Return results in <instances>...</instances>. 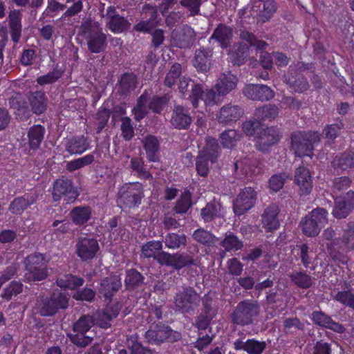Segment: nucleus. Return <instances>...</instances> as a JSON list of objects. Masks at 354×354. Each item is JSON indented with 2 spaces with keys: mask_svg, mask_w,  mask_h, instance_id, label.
Returning a JSON list of instances; mask_svg holds the SVG:
<instances>
[{
  "mask_svg": "<svg viewBox=\"0 0 354 354\" xmlns=\"http://www.w3.org/2000/svg\"><path fill=\"white\" fill-rule=\"evenodd\" d=\"M127 346L130 350L131 354H152L150 349L144 347L133 336L127 338Z\"/></svg>",
  "mask_w": 354,
  "mask_h": 354,
  "instance_id": "obj_64",
  "label": "nucleus"
},
{
  "mask_svg": "<svg viewBox=\"0 0 354 354\" xmlns=\"http://www.w3.org/2000/svg\"><path fill=\"white\" fill-rule=\"evenodd\" d=\"M221 152V149L217 140L213 138H208L205 147L199 153L209 159L212 163H214L217 160Z\"/></svg>",
  "mask_w": 354,
  "mask_h": 354,
  "instance_id": "obj_40",
  "label": "nucleus"
},
{
  "mask_svg": "<svg viewBox=\"0 0 354 354\" xmlns=\"http://www.w3.org/2000/svg\"><path fill=\"white\" fill-rule=\"evenodd\" d=\"M46 130L40 124H35L29 128L28 131V145L30 149H37L42 142Z\"/></svg>",
  "mask_w": 354,
  "mask_h": 354,
  "instance_id": "obj_38",
  "label": "nucleus"
},
{
  "mask_svg": "<svg viewBox=\"0 0 354 354\" xmlns=\"http://www.w3.org/2000/svg\"><path fill=\"white\" fill-rule=\"evenodd\" d=\"M159 66L158 73H165L163 80V84L165 86L171 88L176 84L177 79L183 76V67L182 65L171 59L169 55L165 56L162 55L160 59H158Z\"/></svg>",
  "mask_w": 354,
  "mask_h": 354,
  "instance_id": "obj_8",
  "label": "nucleus"
},
{
  "mask_svg": "<svg viewBox=\"0 0 354 354\" xmlns=\"http://www.w3.org/2000/svg\"><path fill=\"white\" fill-rule=\"evenodd\" d=\"M344 124L342 120H337L335 123L327 124L323 129L322 133L329 145L335 142V139L339 136Z\"/></svg>",
  "mask_w": 354,
  "mask_h": 354,
  "instance_id": "obj_42",
  "label": "nucleus"
},
{
  "mask_svg": "<svg viewBox=\"0 0 354 354\" xmlns=\"http://www.w3.org/2000/svg\"><path fill=\"white\" fill-rule=\"evenodd\" d=\"M192 236L196 241L206 246H212L218 241L213 234L203 228L196 230Z\"/></svg>",
  "mask_w": 354,
  "mask_h": 354,
  "instance_id": "obj_50",
  "label": "nucleus"
},
{
  "mask_svg": "<svg viewBox=\"0 0 354 354\" xmlns=\"http://www.w3.org/2000/svg\"><path fill=\"white\" fill-rule=\"evenodd\" d=\"M335 169L346 170L354 168V153L346 152L336 156L332 161Z\"/></svg>",
  "mask_w": 354,
  "mask_h": 354,
  "instance_id": "obj_49",
  "label": "nucleus"
},
{
  "mask_svg": "<svg viewBox=\"0 0 354 354\" xmlns=\"http://www.w3.org/2000/svg\"><path fill=\"white\" fill-rule=\"evenodd\" d=\"M95 160L93 154H87L83 157L70 161L66 165V169L70 171L81 169L93 162Z\"/></svg>",
  "mask_w": 354,
  "mask_h": 354,
  "instance_id": "obj_59",
  "label": "nucleus"
},
{
  "mask_svg": "<svg viewBox=\"0 0 354 354\" xmlns=\"http://www.w3.org/2000/svg\"><path fill=\"white\" fill-rule=\"evenodd\" d=\"M240 134L235 129H227L220 134L221 142L224 148L232 149L240 139Z\"/></svg>",
  "mask_w": 354,
  "mask_h": 354,
  "instance_id": "obj_55",
  "label": "nucleus"
},
{
  "mask_svg": "<svg viewBox=\"0 0 354 354\" xmlns=\"http://www.w3.org/2000/svg\"><path fill=\"white\" fill-rule=\"evenodd\" d=\"M301 225L304 234L310 237L317 236L321 230V227L307 216L301 221Z\"/></svg>",
  "mask_w": 354,
  "mask_h": 354,
  "instance_id": "obj_62",
  "label": "nucleus"
},
{
  "mask_svg": "<svg viewBox=\"0 0 354 354\" xmlns=\"http://www.w3.org/2000/svg\"><path fill=\"white\" fill-rule=\"evenodd\" d=\"M155 95L152 89L145 91L138 98L137 105L133 112L136 120L142 119L147 113L148 109L155 111Z\"/></svg>",
  "mask_w": 354,
  "mask_h": 354,
  "instance_id": "obj_18",
  "label": "nucleus"
},
{
  "mask_svg": "<svg viewBox=\"0 0 354 354\" xmlns=\"http://www.w3.org/2000/svg\"><path fill=\"white\" fill-rule=\"evenodd\" d=\"M91 209L88 206H78L71 212V218L76 225H84L91 218Z\"/></svg>",
  "mask_w": 354,
  "mask_h": 354,
  "instance_id": "obj_47",
  "label": "nucleus"
},
{
  "mask_svg": "<svg viewBox=\"0 0 354 354\" xmlns=\"http://www.w3.org/2000/svg\"><path fill=\"white\" fill-rule=\"evenodd\" d=\"M143 19L149 17L147 20H143L136 24L134 29L138 32L150 33L152 36L151 42L155 44V8L149 4L142 7Z\"/></svg>",
  "mask_w": 354,
  "mask_h": 354,
  "instance_id": "obj_21",
  "label": "nucleus"
},
{
  "mask_svg": "<svg viewBox=\"0 0 354 354\" xmlns=\"http://www.w3.org/2000/svg\"><path fill=\"white\" fill-rule=\"evenodd\" d=\"M48 259L46 255L35 252L28 255L24 261L26 267L25 279L26 281H41L47 277V265Z\"/></svg>",
  "mask_w": 354,
  "mask_h": 354,
  "instance_id": "obj_4",
  "label": "nucleus"
},
{
  "mask_svg": "<svg viewBox=\"0 0 354 354\" xmlns=\"http://www.w3.org/2000/svg\"><path fill=\"white\" fill-rule=\"evenodd\" d=\"M93 317L82 316L73 325V332L91 333L90 329L94 324Z\"/></svg>",
  "mask_w": 354,
  "mask_h": 354,
  "instance_id": "obj_58",
  "label": "nucleus"
},
{
  "mask_svg": "<svg viewBox=\"0 0 354 354\" xmlns=\"http://www.w3.org/2000/svg\"><path fill=\"white\" fill-rule=\"evenodd\" d=\"M66 150L71 154H81L89 148V142L84 136L68 139L66 142Z\"/></svg>",
  "mask_w": 354,
  "mask_h": 354,
  "instance_id": "obj_36",
  "label": "nucleus"
},
{
  "mask_svg": "<svg viewBox=\"0 0 354 354\" xmlns=\"http://www.w3.org/2000/svg\"><path fill=\"white\" fill-rule=\"evenodd\" d=\"M121 279L119 275H111L102 279L99 292L106 299H110L111 297L121 288Z\"/></svg>",
  "mask_w": 354,
  "mask_h": 354,
  "instance_id": "obj_31",
  "label": "nucleus"
},
{
  "mask_svg": "<svg viewBox=\"0 0 354 354\" xmlns=\"http://www.w3.org/2000/svg\"><path fill=\"white\" fill-rule=\"evenodd\" d=\"M192 122V118L187 109L183 106H176L173 110L171 123L179 130L188 129Z\"/></svg>",
  "mask_w": 354,
  "mask_h": 354,
  "instance_id": "obj_26",
  "label": "nucleus"
},
{
  "mask_svg": "<svg viewBox=\"0 0 354 354\" xmlns=\"http://www.w3.org/2000/svg\"><path fill=\"white\" fill-rule=\"evenodd\" d=\"M244 95L252 100L268 101L274 96L270 87L264 84H250L243 89Z\"/></svg>",
  "mask_w": 354,
  "mask_h": 354,
  "instance_id": "obj_17",
  "label": "nucleus"
},
{
  "mask_svg": "<svg viewBox=\"0 0 354 354\" xmlns=\"http://www.w3.org/2000/svg\"><path fill=\"white\" fill-rule=\"evenodd\" d=\"M254 8H257L258 11L257 21L261 24L268 21L277 10L274 0H256Z\"/></svg>",
  "mask_w": 354,
  "mask_h": 354,
  "instance_id": "obj_23",
  "label": "nucleus"
},
{
  "mask_svg": "<svg viewBox=\"0 0 354 354\" xmlns=\"http://www.w3.org/2000/svg\"><path fill=\"white\" fill-rule=\"evenodd\" d=\"M28 100L32 112L37 115L44 113L47 108V98L41 91L30 93Z\"/></svg>",
  "mask_w": 354,
  "mask_h": 354,
  "instance_id": "obj_37",
  "label": "nucleus"
},
{
  "mask_svg": "<svg viewBox=\"0 0 354 354\" xmlns=\"http://www.w3.org/2000/svg\"><path fill=\"white\" fill-rule=\"evenodd\" d=\"M343 234L341 238L335 239L346 245L347 250H354V221H348L342 225Z\"/></svg>",
  "mask_w": 354,
  "mask_h": 354,
  "instance_id": "obj_46",
  "label": "nucleus"
},
{
  "mask_svg": "<svg viewBox=\"0 0 354 354\" xmlns=\"http://www.w3.org/2000/svg\"><path fill=\"white\" fill-rule=\"evenodd\" d=\"M78 194L68 179H57L53 186V198L55 201H59L62 197L64 198L66 203L74 201Z\"/></svg>",
  "mask_w": 354,
  "mask_h": 354,
  "instance_id": "obj_12",
  "label": "nucleus"
},
{
  "mask_svg": "<svg viewBox=\"0 0 354 354\" xmlns=\"http://www.w3.org/2000/svg\"><path fill=\"white\" fill-rule=\"evenodd\" d=\"M339 241L334 239L326 243V248L329 257L333 261L346 265L349 261L348 252L353 250H347L346 245L342 244Z\"/></svg>",
  "mask_w": 354,
  "mask_h": 354,
  "instance_id": "obj_25",
  "label": "nucleus"
},
{
  "mask_svg": "<svg viewBox=\"0 0 354 354\" xmlns=\"http://www.w3.org/2000/svg\"><path fill=\"white\" fill-rule=\"evenodd\" d=\"M260 305L257 300L245 299L238 304L232 313V323L245 326L252 323L253 318L258 316Z\"/></svg>",
  "mask_w": 354,
  "mask_h": 354,
  "instance_id": "obj_5",
  "label": "nucleus"
},
{
  "mask_svg": "<svg viewBox=\"0 0 354 354\" xmlns=\"http://www.w3.org/2000/svg\"><path fill=\"white\" fill-rule=\"evenodd\" d=\"M223 207L220 202L214 200L201 210V216L204 222L208 223L222 216Z\"/></svg>",
  "mask_w": 354,
  "mask_h": 354,
  "instance_id": "obj_35",
  "label": "nucleus"
},
{
  "mask_svg": "<svg viewBox=\"0 0 354 354\" xmlns=\"http://www.w3.org/2000/svg\"><path fill=\"white\" fill-rule=\"evenodd\" d=\"M232 28L223 24H219L214 29L209 39L218 42L222 48H227L232 43Z\"/></svg>",
  "mask_w": 354,
  "mask_h": 354,
  "instance_id": "obj_29",
  "label": "nucleus"
},
{
  "mask_svg": "<svg viewBox=\"0 0 354 354\" xmlns=\"http://www.w3.org/2000/svg\"><path fill=\"white\" fill-rule=\"evenodd\" d=\"M181 338V334L172 330L169 326L156 324V342H177Z\"/></svg>",
  "mask_w": 354,
  "mask_h": 354,
  "instance_id": "obj_39",
  "label": "nucleus"
},
{
  "mask_svg": "<svg viewBox=\"0 0 354 354\" xmlns=\"http://www.w3.org/2000/svg\"><path fill=\"white\" fill-rule=\"evenodd\" d=\"M221 245L227 251H237L243 248V243L234 233L229 232L221 242Z\"/></svg>",
  "mask_w": 354,
  "mask_h": 354,
  "instance_id": "obj_54",
  "label": "nucleus"
},
{
  "mask_svg": "<svg viewBox=\"0 0 354 354\" xmlns=\"http://www.w3.org/2000/svg\"><path fill=\"white\" fill-rule=\"evenodd\" d=\"M279 209L278 206L272 203L264 211L262 215V223L267 231L272 232L277 230L279 226L278 214Z\"/></svg>",
  "mask_w": 354,
  "mask_h": 354,
  "instance_id": "obj_32",
  "label": "nucleus"
},
{
  "mask_svg": "<svg viewBox=\"0 0 354 354\" xmlns=\"http://www.w3.org/2000/svg\"><path fill=\"white\" fill-rule=\"evenodd\" d=\"M69 297L64 292H54L50 297H39L33 310L41 316H53L59 309H66L68 306Z\"/></svg>",
  "mask_w": 354,
  "mask_h": 354,
  "instance_id": "obj_3",
  "label": "nucleus"
},
{
  "mask_svg": "<svg viewBox=\"0 0 354 354\" xmlns=\"http://www.w3.org/2000/svg\"><path fill=\"white\" fill-rule=\"evenodd\" d=\"M178 89L183 97L190 100L194 108L198 107V101L204 93L201 84L196 82L187 75H183L178 81Z\"/></svg>",
  "mask_w": 354,
  "mask_h": 354,
  "instance_id": "obj_9",
  "label": "nucleus"
},
{
  "mask_svg": "<svg viewBox=\"0 0 354 354\" xmlns=\"http://www.w3.org/2000/svg\"><path fill=\"white\" fill-rule=\"evenodd\" d=\"M143 197L142 187L138 183H125L118 192V203L122 209L132 208L140 204Z\"/></svg>",
  "mask_w": 354,
  "mask_h": 354,
  "instance_id": "obj_6",
  "label": "nucleus"
},
{
  "mask_svg": "<svg viewBox=\"0 0 354 354\" xmlns=\"http://www.w3.org/2000/svg\"><path fill=\"white\" fill-rule=\"evenodd\" d=\"M119 314L117 307H106L102 310H98L93 315V319L97 325L101 328H108L111 326V321Z\"/></svg>",
  "mask_w": 354,
  "mask_h": 354,
  "instance_id": "obj_33",
  "label": "nucleus"
},
{
  "mask_svg": "<svg viewBox=\"0 0 354 354\" xmlns=\"http://www.w3.org/2000/svg\"><path fill=\"white\" fill-rule=\"evenodd\" d=\"M310 317L315 325L322 328L329 329L339 334L344 333L346 330L344 325L334 321L330 316L322 310L313 311Z\"/></svg>",
  "mask_w": 354,
  "mask_h": 354,
  "instance_id": "obj_16",
  "label": "nucleus"
},
{
  "mask_svg": "<svg viewBox=\"0 0 354 354\" xmlns=\"http://www.w3.org/2000/svg\"><path fill=\"white\" fill-rule=\"evenodd\" d=\"M322 134L317 131H296L291 133L290 147L298 157L311 156L315 145L320 142Z\"/></svg>",
  "mask_w": 354,
  "mask_h": 354,
  "instance_id": "obj_1",
  "label": "nucleus"
},
{
  "mask_svg": "<svg viewBox=\"0 0 354 354\" xmlns=\"http://www.w3.org/2000/svg\"><path fill=\"white\" fill-rule=\"evenodd\" d=\"M243 109L239 105L231 103L223 106L217 115V119L223 125H231L243 115Z\"/></svg>",
  "mask_w": 354,
  "mask_h": 354,
  "instance_id": "obj_19",
  "label": "nucleus"
},
{
  "mask_svg": "<svg viewBox=\"0 0 354 354\" xmlns=\"http://www.w3.org/2000/svg\"><path fill=\"white\" fill-rule=\"evenodd\" d=\"M8 24L12 40L17 43L21 34V13L19 10H12L8 15Z\"/></svg>",
  "mask_w": 354,
  "mask_h": 354,
  "instance_id": "obj_34",
  "label": "nucleus"
},
{
  "mask_svg": "<svg viewBox=\"0 0 354 354\" xmlns=\"http://www.w3.org/2000/svg\"><path fill=\"white\" fill-rule=\"evenodd\" d=\"M239 37L241 39L246 41L250 46H254L257 50H263L268 46L267 42L258 39L254 33L246 30H241Z\"/></svg>",
  "mask_w": 354,
  "mask_h": 354,
  "instance_id": "obj_52",
  "label": "nucleus"
},
{
  "mask_svg": "<svg viewBox=\"0 0 354 354\" xmlns=\"http://www.w3.org/2000/svg\"><path fill=\"white\" fill-rule=\"evenodd\" d=\"M195 32L190 26H185L180 31L174 33V44L180 48H190L195 41Z\"/></svg>",
  "mask_w": 354,
  "mask_h": 354,
  "instance_id": "obj_30",
  "label": "nucleus"
},
{
  "mask_svg": "<svg viewBox=\"0 0 354 354\" xmlns=\"http://www.w3.org/2000/svg\"><path fill=\"white\" fill-rule=\"evenodd\" d=\"M76 254L82 260L87 261L95 257L99 250L96 239L89 237H80L75 245Z\"/></svg>",
  "mask_w": 354,
  "mask_h": 354,
  "instance_id": "obj_14",
  "label": "nucleus"
},
{
  "mask_svg": "<svg viewBox=\"0 0 354 354\" xmlns=\"http://www.w3.org/2000/svg\"><path fill=\"white\" fill-rule=\"evenodd\" d=\"M80 30L91 53H101L105 50L107 37L98 22L86 20L82 24Z\"/></svg>",
  "mask_w": 354,
  "mask_h": 354,
  "instance_id": "obj_2",
  "label": "nucleus"
},
{
  "mask_svg": "<svg viewBox=\"0 0 354 354\" xmlns=\"http://www.w3.org/2000/svg\"><path fill=\"white\" fill-rule=\"evenodd\" d=\"M279 114V108L274 104H265L255 110L254 115L257 120H274Z\"/></svg>",
  "mask_w": 354,
  "mask_h": 354,
  "instance_id": "obj_44",
  "label": "nucleus"
},
{
  "mask_svg": "<svg viewBox=\"0 0 354 354\" xmlns=\"http://www.w3.org/2000/svg\"><path fill=\"white\" fill-rule=\"evenodd\" d=\"M103 17L106 19V27L114 33L122 32L130 27L131 24L124 17L120 16L114 7L109 6Z\"/></svg>",
  "mask_w": 354,
  "mask_h": 354,
  "instance_id": "obj_15",
  "label": "nucleus"
},
{
  "mask_svg": "<svg viewBox=\"0 0 354 354\" xmlns=\"http://www.w3.org/2000/svg\"><path fill=\"white\" fill-rule=\"evenodd\" d=\"M212 50L201 48L195 51L192 60L193 66L198 72L207 73L212 66Z\"/></svg>",
  "mask_w": 354,
  "mask_h": 354,
  "instance_id": "obj_27",
  "label": "nucleus"
},
{
  "mask_svg": "<svg viewBox=\"0 0 354 354\" xmlns=\"http://www.w3.org/2000/svg\"><path fill=\"white\" fill-rule=\"evenodd\" d=\"M22 290L23 284L19 281H13L3 290L1 297L9 301L13 296L21 293Z\"/></svg>",
  "mask_w": 354,
  "mask_h": 354,
  "instance_id": "obj_61",
  "label": "nucleus"
},
{
  "mask_svg": "<svg viewBox=\"0 0 354 354\" xmlns=\"http://www.w3.org/2000/svg\"><path fill=\"white\" fill-rule=\"evenodd\" d=\"M57 285L62 288L75 290L84 283V279L71 274H64L57 278Z\"/></svg>",
  "mask_w": 354,
  "mask_h": 354,
  "instance_id": "obj_48",
  "label": "nucleus"
},
{
  "mask_svg": "<svg viewBox=\"0 0 354 354\" xmlns=\"http://www.w3.org/2000/svg\"><path fill=\"white\" fill-rule=\"evenodd\" d=\"M249 56V46L244 43H239L236 49L230 53L231 62L234 65L241 66L243 64Z\"/></svg>",
  "mask_w": 354,
  "mask_h": 354,
  "instance_id": "obj_43",
  "label": "nucleus"
},
{
  "mask_svg": "<svg viewBox=\"0 0 354 354\" xmlns=\"http://www.w3.org/2000/svg\"><path fill=\"white\" fill-rule=\"evenodd\" d=\"M196 261L192 258V257L187 254L177 253L174 254L173 267L176 270H180L189 265L196 266Z\"/></svg>",
  "mask_w": 354,
  "mask_h": 354,
  "instance_id": "obj_60",
  "label": "nucleus"
},
{
  "mask_svg": "<svg viewBox=\"0 0 354 354\" xmlns=\"http://www.w3.org/2000/svg\"><path fill=\"white\" fill-rule=\"evenodd\" d=\"M280 138L279 130L274 127H271L263 131L259 137V142L261 144L268 147L277 143Z\"/></svg>",
  "mask_w": 354,
  "mask_h": 354,
  "instance_id": "obj_51",
  "label": "nucleus"
},
{
  "mask_svg": "<svg viewBox=\"0 0 354 354\" xmlns=\"http://www.w3.org/2000/svg\"><path fill=\"white\" fill-rule=\"evenodd\" d=\"M192 205V194L189 190L185 189L176 201L174 211L176 214H184L187 212Z\"/></svg>",
  "mask_w": 354,
  "mask_h": 354,
  "instance_id": "obj_45",
  "label": "nucleus"
},
{
  "mask_svg": "<svg viewBox=\"0 0 354 354\" xmlns=\"http://www.w3.org/2000/svg\"><path fill=\"white\" fill-rule=\"evenodd\" d=\"M164 241L167 248L177 249L187 245V236L184 234L169 233Z\"/></svg>",
  "mask_w": 354,
  "mask_h": 354,
  "instance_id": "obj_56",
  "label": "nucleus"
},
{
  "mask_svg": "<svg viewBox=\"0 0 354 354\" xmlns=\"http://www.w3.org/2000/svg\"><path fill=\"white\" fill-rule=\"evenodd\" d=\"M257 193L251 187L242 189L233 201V211L236 216H241L252 209L257 201Z\"/></svg>",
  "mask_w": 354,
  "mask_h": 354,
  "instance_id": "obj_11",
  "label": "nucleus"
},
{
  "mask_svg": "<svg viewBox=\"0 0 354 354\" xmlns=\"http://www.w3.org/2000/svg\"><path fill=\"white\" fill-rule=\"evenodd\" d=\"M118 84V91L124 95L128 94L136 88V77L133 73H124Z\"/></svg>",
  "mask_w": 354,
  "mask_h": 354,
  "instance_id": "obj_53",
  "label": "nucleus"
},
{
  "mask_svg": "<svg viewBox=\"0 0 354 354\" xmlns=\"http://www.w3.org/2000/svg\"><path fill=\"white\" fill-rule=\"evenodd\" d=\"M283 332L287 335L296 334L298 330L303 331L304 324L298 318H287L283 321Z\"/></svg>",
  "mask_w": 354,
  "mask_h": 354,
  "instance_id": "obj_57",
  "label": "nucleus"
},
{
  "mask_svg": "<svg viewBox=\"0 0 354 354\" xmlns=\"http://www.w3.org/2000/svg\"><path fill=\"white\" fill-rule=\"evenodd\" d=\"M334 299L354 310V293L351 290L338 291Z\"/></svg>",
  "mask_w": 354,
  "mask_h": 354,
  "instance_id": "obj_63",
  "label": "nucleus"
},
{
  "mask_svg": "<svg viewBox=\"0 0 354 354\" xmlns=\"http://www.w3.org/2000/svg\"><path fill=\"white\" fill-rule=\"evenodd\" d=\"M199 301L200 297L192 287H184L183 291L176 295L175 307L183 313H191Z\"/></svg>",
  "mask_w": 354,
  "mask_h": 354,
  "instance_id": "obj_10",
  "label": "nucleus"
},
{
  "mask_svg": "<svg viewBox=\"0 0 354 354\" xmlns=\"http://www.w3.org/2000/svg\"><path fill=\"white\" fill-rule=\"evenodd\" d=\"M354 209V192L349 191L345 195L335 199L333 215L338 219L346 218Z\"/></svg>",
  "mask_w": 354,
  "mask_h": 354,
  "instance_id": "obj_13",
  "label": "nucleus"
},
{
  "mask_svg": "<svg viewBox=\"0 0 354 354\" xmlns=\"http://www.w3.org/2000/svg\"><path fill=\"white\" fill-rule=\"evenodd\" d=\"M238 78L230 71L222 73L218 78L215 84L216 89L218 91V94L225 96L236 87Z\"/></svg>",
  "mask_w": 354,
  "mask_h": 354,
  "instance_id": "obj_28",
  "label": "nucleus"
},
{
  "mask_svg": "<svg viewBox=\"0 0 354 354\" xmlns=\"http://www.w3.org/2000/svg\"><path fill=\"white\" fill-rule=\"evenodd\" d=\"M288 277L294 285L303 289L310 288L314 283V278L308 274L306 271L294 270L288 274Z\"/></svg>",
  "mask_w": 354,
  "mask_h": 354,
  "instance_id": "obj_41",
  "label": "nucleus"
},
{
  "mask_svg": "<svg viewBox=\"0 0 354 354\" xmlns=\"http://www.w3.org/2000/svg\"><path fill=\"white\" fill-rule=\"evenodd\" d=\"M294 180L299 187L300 196L309 195L313 189V179L309 169L300 166L295 171Z\"/></svg>",
  "mask_w": 354,
  "mask_h": 354,
  "instance_id": "obj_20",
  "label": "nucleus"
},
{
  "mask_svg": "<svg viewBox=\"0 0 354 354\" xmlns=\"http://www.w3.org/2000/svg\"><path fill=\"white\" fill-rule=\"evenodd\" d=\"M236 351H244L248 354H262L266 350L267 344L265 341L256 339H237L233 344Z\"/></svg>",
  "mask_w": 354,
  "mask_h": 354,
  "instance_id": "obj_24",
  "label": "nucleus"
},
{
  "mask_svg": "<svg viewBox=\"0 0 354 354\" xmlns=\"http://www.w3.org/2000/svg\"><path fill=\"white\" fill-rule=\"evenodd\" d=\"M38 199L36 192L26 193L21 196L15 198L10 204L8 209L14 214L21 215L25 209L35 204Z\"/></svg>",
  "mask_w": 354,
  "mask_h": 354,
  "instance_id": "obj_22",
  "label": "nucleus"
},
{
  "mask_svg": "<svg viewBox=\"0 0 354 354\" xmlns=\"http://www.w3.org/2000/svg\"><path fill=\"white\" fill-rule=\"evenodd\" d=\"M304 63H297L295 66H290L283 76V81L288 88L295 93H303L310 88L307 78L302 74Z\"/></svg>",
  "mask_w": 354,
  "mask_h": 354,
  "instance_id": "obj_7",
  "label": "nucleus"
}]
</instances>
